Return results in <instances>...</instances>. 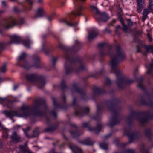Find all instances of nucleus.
Returning <instances> with one entry per match:
<instances>
[{"label": "nucleus", "mask_w": 153, "mask_h": 153, "mask_svg": "<svg viewBox=\"0 0 153 153\" xmlns=\"http://www.w3.org/2000/svg\"><path fill=\"white\" fill-rule=\"evenodd\" d=\"M126 58V56L123 50L119 47H117L116 53L111 55L110 65L112 72L117 74L118 72H119L120 70L118 64L120 61Z\"/></svg>", "instance_id": "nucleus-1"}, {"label": "nucleus", "mask_w": 153, "mask_h": 153, "mask_svg": "<svg viewBox=\"0 0 153 153\" xmlns=\"http://www.w3.org/2000/svg\"><path fill=\"white\" fill-rule=\"evenodd\" d=\"M21 110L24 113L22 114H20L18 112L16 111H4L3 113L6 116L11 118L14 116L22 117L26 118L30 115V112H29V107L27 106H22L21 108Z\"/></svg>", "instance_id": "nucleus-2"}, {"label": "nucleus", "mask_w": 153, "mask_h": 153, "mask_svg": "<svg viewBox=\"0 0 153 153\" xmlns=\"http://www.w3.org/2000/svg\"><path fill=\"white\" fill-rule=\"evenodd\" d=\"M133 81L131 80H126L123 77L117 79V83L119 87L121 88V86L125 85L130 84L132 83Z\"/></svg>", "instance_id": "nucleus-3"}, {"label": "nucleus", "mask_w": 153, "mask_h": 153, "mask_svg": "<svg viewBox=\"0 0 153 153\" xmlns=\"http://www.w3.org/2000/svg\"><path fill=\"white\" fill-rule=\"evenodd\" d=\"M83 126L84 127H88V130L90 131H93L96 133H97L99 132L101 128H102V125H99V126H97L96 128L92 129L90 127L88 123H83Z\"/></svg>", "instance_id": "nucleus-4"}, {"label": "nucleus", "mask_w": 153, "mask_h": 153, "mask_svg": "<svg viewBox=\"0 0 153 153\" xmlns=\"http://www.w3.org/2000/svg\"><path fill=\"white\" fill-rule=\"evenodd\" d=\"M98 34V32L97 30L92 29L89 32L88 39L89 40H91L94 38Z\"/></svg>", "instance_id": "nucleus-5"}, {"label": "nucleus", "mask_w": 153, "mask_h": 153, "mask_svg": "<svg viewBox=\"0 0 153 153\" xmlns=\"http://www.w3.org/2000/svg\"><path fill=\"white\" fill-rule=\"evenodd\" d=\"M45 13V11L42 7H39L37 9L35 15L36 17H40L42 16Z\"/></svg>", "instance_id": "nucleus-6"}, {"label": "nucleus", "mask_w": 153, "mask_h": 153, "mask_svg": "<svg viewBox=\"0 0 153 153\" xmlns=\"http://www.w3.org/2000/svg\"><path fill=\"white\" fill-rule=\"evenodd\" d=\"M86 9V7L83 5H79L78 7L76 12L74 13L76 16H82L83 15V11Z\"/></svg>", "instance_id": "nucleus-7"}, {"label": "nucleus", "mask_w": 153, "mask_h": 153, "mask_svg": "<svg viewBox=\"0 0 153 153\" xmlns=\"http://www.w3.org/2000/svg\"><path fill=\"white\" fill-rule=\"evenodd\" d=\"M11 41L10 42V44L19 43L21 42V39L19 37L13 35L10 36Z\"/></svg>", "instance_id": "nucleus-8"}, {"label": "nucleus", "mask_w": 153, "mask_h": 153, "mask_svg": "<svg viewBox=\"0 0 153 153\" xmlns=\"http://www.w3.org/2000/svg\"><path fill=\"white\" fill-rule=\"evenodd\" d=\"M26 78L28 80L33 82L36 80L37 76L35 74H29L26 75Z\"/></svg>", "instance_id": "nucleus-9"}, {"label": "nucleus", "mask_w": 153, "mask_h": 153, "mask_svg": "<svg viewBox=\"0 0 153 153\" xmlns=\"http://www.w3.org/2000/svg\"><path fill=\"white\" fill-rule=\"evenodd\" d=\"M19 153H32L30 150L26 149L25 146L20 145Z\"/></svg>", "instance_id": "nucleus-10"}, {"label": "nucleus", "mask_w": 153, "mask_h": 153, "mask_svg": "<svg viewBox=\"0 0 153 153\" xmlns=\"http://www.w3.org/2000/svg\"><path fill=\"white\" fill-rule=\"evenodd\" d=\"M45 83L46 82L45 79H40L37 81L36 85L38 88H42L45 85Z\"/></svg>", "instance_id": "nucleus-11"}, {"label": "nucleus", "mask_w": 153, "mask_h": 153, "mask_svg": "<svg viewBox=\"0 0 153 153\" xmlns=\"http://www.w3.org/2000/svg\"><path fill=\"white\" fill-rule=\"evenodd\" d=\"M11 138L13 141L18 142L19 140L20 137L17 134L16 132H14L11 136Z\"/></svg>", "instance_id": "nucleus-12"}, {"label": "nucleus", "mask_w": 153, "mask_h": 153, "mask_svg": "<svg viewBox=\"0 0 153 153\" xmlns=\"http://www.w3.org/2000/svg\"><path fill=\"white\" fill-rule=\"evenodd\" d=\"M149 11L146 9L143 10V16L142 18V20L143 22H144L146 19L148 17L147 15L149 14Z\"/></svg>", "instance_id": "nucleus-13"}, {"label": "nucleus", "mask_w": 153, "mask_h": 153, "mask_svg": "<svg viewBox=\"0 0 153 153\" xmlns=\"http://www.w3.org/2000/svg\"><path fill=\"white\" fill-rule=\"evenodd\" d=\"M100 15L101 19L103 21H106L109 18L108 15L105 13H101Z\"/></svg>", "instance_id": "nucleus-14"}, {"label": "nucleus", "mask_w": 153, "mask_h": 153, "mask_svg": "<svg viewBox=\"0 0 153 153\" xmlns=\"http://www.w3.org/2000/svg\"><path fill=\"white\" fill-rule=\"evenodd\" d=\"M16 24V22L15 19H12V22L9 23L6 25L5 27L6 28L8 29L14 26Z\"/></svg>", "instance_id": "nucleus-15"}, {"label": "nucleus", "mask_w": 153, "mask_h": 153, "mask_svg": "<svg viewBox=\"0 0 153 153\" xmlns=\"http://www.w3.org/2000/svg\"><path fill=\"white\" fill-rule=\"evenodd\" d=\"M63 22L69 26H74L76 25L77 24L74 23L71 21H69L64 19L62 20Z\"/></svg>", "instance_id": "nucleus-16"}, {"label": "nucleus", "mask_w": 153, "mask_h": 153, "mask_svg": "<svg viewBox=\"0 0 153 153\" xmlns=\"http://www.w3.org/2000/svg\"><path fill=\"white\" fill-rule=\"evenodd\" d=\"M83 112H79L78 111H76L75 113L76 115H82V113H85V114H88L89 111V109L88 108H84L83 109Z\"/></svg>", "instance_id": "nucleus-17"}, {"label": "nucleus", "mask_w": 153, "mask_h": 153, "mask_svg": "<svg viewBox=\"0 0 153 153\" xmlns=\"http://www.w3.org/2000/svg\"><path fill=\"white\" fill-rule=\"evenodd\" d=\"M152 63L150 64L147 67L148 68L147 73L149 74H151L153 72L152 68H153V60L152 59Z\"/></svg>", "instance_id": "nucleus-18"}, {"label": "nucleus", "mask_w": 153, "mask_h": 153, "mask_svg": "<svg viewBox=\"0 0 153 153\" xmlns=\"http://www.w3.org/2000/svg\"><path fill=\"white\" fill-rule=\"evenodd\" d=\"M91 9L93 13L96 14L100 15L101 13L98 10V8L94 6H91Z\"/></svg>", "instance_id": "nucleus-19"}, {"label": "nucleus", "mask_w": 153, "mask_h": 153, "mask_svg": "<svg viewBox=\"0 0 153 153\" xmlns=\"http://www.w3.org/2000/svg\"><path fill=\"white\" fill-rule=\"evenodd\" d=\"M82 144L87 145H91L93 144V143L90 139L87 138L83 140Z\"/></svg>", "instance_id": "nucleus-20"}, {"label": "nucleus", "mask_w": 153, "mask_h": 153, "mask_svg": "<svg viewBox=\"0 0 153 153\" xmlns=\"http://www.w3.org/2000/svg\"><path fill=\"white\" fill-rule=\"evenodd\" d=\"M2 128L3 129V136L6 138H7L8 135L7 133V130L6 128H4L3 127H2Z\"/></svg>", "instance_id": "nucleus-21"}, {"label": "nucleus", "mask_w": 153, "mask_h": 153, "mask_svg": "<svg viewBox=\"0 0 153 153\" xmlns=\"http://www.w3.org/2000/svg\"><path fill=\"white\" fill-rule=\"evenodd\" d=\"M120 22L123 25V30L125 32H127L128 29V27L126 25L124 24V21L123 19H120Z\"/></svg>", "instance_id": "nucleus-22"}, {"label": "nucleus", "mask_w": 153, "mask_h": 153, "mask_svg": "<svg viewBox=\"0 0 153 153\" xmlns=\"http://www.w3.org/2000/svg\"><path fill=\"white\" fill-rule=\"evenodd\" d=\"M135 134L134 133H130L129 134H127V135L129 138L130 140H133L135 136Z\"/></svg>", "instance_id": "nucleus-23"}, {"label": "nucleus", "mask_w": 153, "mask_h": 153, "mask_svg": "<svg viewBox=\"0 0 153 153\" xmlns=\"http://www.w3.org/2000/svg\"><path fill=\"white\" fill-rule=\"evenodd\" d=\"M30 44V41L29 40H25L24 42V45L26 47L29 48Z\"/></svg>", "instance_id": "nucleus-24"}, {"label": "nucleus", "mask_w": 153, "mask_h": 153, "mask_svg": "<svg viewBox=\"0 0 153 153\" xmlns=\"http://www.w3.org/2000/svg\"><path fill=\"white\" fill-rule=\"evenodd\" d=\"M75 149L74 150V153H82V150L77 147L75 146Z\"/></svg>", "instance_id": "nucleus-25"}, {"label": "nucleus", "mask_w": 153, "mask_h": 153, "mask_svg": "<svg viewBox=\"0 0 153 153\" xmlns=\"http://www.w3.org/2000/svg\"><path fill=\"white\" fill-rule=\"evenodd\" d=\"M146 49L147 52L150 51L151 53V52L153 51V47L151 46H146Z\"/></svg>", "instance_id": "nucleus-26"}, {"label": "nucleus", "mask_w": 153, "mask_h": 153, "mask_svg": "<svg viewBox=\"0 0 153 153\" xmlns=\"http://www.w3.org/2000/svg\"><path fill=\"white\" fill-rule=\"evenodd\" d=\"M146 49L147 52L150 51L151 53V52L153 51V47L151 46H146Z\"/></svg>", "instance_id": "nucleus-27"}, {"label": "nucleus", "mask_w": 153, "mask_h": 153, "mask_svg": "<svg viewBox=\"0 0 153 153\" xmlns=\"http://www.w3.org/2000/svg\"><path fill=\"white\" fill-rule=\"evenodd\" d=\"M27 56V55L24 53L22 54L19 56L18 59L19 60H22L25 59Z\"/></svg>", "instance_id": "nucleus-28"}, {"label": "nucleus", "mask_w": 153, "mask_h": 153, "mask_svg": "<svg viewBox=\"0 0 153 153\" xmlns=\"http://www.w3.org/2000/svg\"><path fill=\"white\" fill-rule=\"evenodd\" d=\"M100 146L101 148L104 149H107L108 148L107 145L105 143H102L100 144Z\"/></svg>", "instance_id": "nucleus-29"}, {"label": "nucleus", "mask_w": 153, "mask_h": 153, "mask_svg": "<svg viewBox=\"0 0 153 153\" xmlns=\"http://www.w3.org/2000/svg\"><path fill=\"white\" fill-rule=\"evenodd\" d=\"M143 6L144 5H138L137 10L138 13H140L141 12Z\"/></svg>", "instance_id": "nucleus-30"}, {"label": "nucleus", "mask_w": 153, "mask_h": 153, "mask_svg": "<svg viewBox=\"0 0 153 153\" xmlns=\"http://www.w3.org/2000/svg\"><path fill=\"white\" fill-rule=\"evenodd\" d=\"M6 65L4 64L1 68L0 69L1 71L2 72H4L6 71Z\"/></svg>", "instance_id": "nucleus-31"}, {"label": "nucleus", "mask_w": 153, "mask_h": 153, "mask_svg": "<svg viewBox=\"0 0 153 153\" xmlns=\"http://www.w3.org/2000/svg\"><path fill=\"white\" fill-rule=\"evenodd\" d=\"M119 122V120L117 118L113 119H112L111 123H112L113 125H114L118 123Z\"/></svg>", "instance_id": "nucleus-32"}, {"label": "nucleus", "mask_w": 153, "mask_h": 153, "mask_svg": "<svg viewBox=\"0 0 153 153\" xmlns=\"http://www.w3.org/2000/svg\"><path fill=\"white\" fill-rule=\"evenodd\" d=\"M138 5H143L144 4L143 0H137Z\"/></svg>", "instance_id": "nucleus-33"}, {"label": "nucleus", "mask_w": 153, "mask_h": 153, "mask_svg": "<svg viewBox=\"0 0 153 153\" xmlns=\"http://www.w3.org/2000/svg\"><path fill=\"white\" fill-rule=\"evenodd\" d=\"M39 134V133L38 131H34L33 132V137H35L38 136Z\"/></svg>", "instance_id": "nucleus-34"}, {"label": "nucleus", "mask_w": 153, "mask_h": 153, "mask_svg": "<svg viewBox=\"0 0 153 153\" xmlns=\"http://www.w3.org/2000/svg\"><path fill=\"white\" fill-rule=\"evenodd\" d=\"M142 46V45H140L138 46L137 48V52H140L141 51V48Z\"/></svg>", "instance_id": "nucleus-35"}, {"label": "nucleus", "mask_w": 153, "mask_h": 153, "mask_svg": "<svg viewBox=\"0 0 153 153\" xmlns=\"http://www.w3.org/2000/svg\"><path fill=\"white\" fill-rule=\"evenodd\" d=\"M111 83V81L109 79H107L105 81V84L106 85H108Z\"/></svg>", "instance_id": "nucleus-36"}, {"label": "nucleus", "mask_w": 153, "mask_h": 153, "mask_svg": "<svg viewBox=\"0 0 153 153\" xmlns=\"http://www.w3.org/2000/svg\"><path fill=\"white\" fill-rule=\"evenodd\" d=\"M128 24L129 26H132L133 25V23L130 19H128L127 20Z\"/></svg>", "instance_id": "nucleus-37"}, {"label": "nucleus", "mask_w": 153, "mask_h": 153, "mask_svg": "<svg viewBox=\"0 0 153 153\" xmlns=\"http://www.w3.org/2000/svg\"><path fill=\"white\" fill-rule=\"evenodd\" d=\"M26 1L28 2V4L30 5H32L34 1L33 0H26Z\"/></svg>", "instance_id": "nucleus-38"}, {"label": "nucleus", "mask_w": 153, "mask_h": 153, "mask_svg": "<svg viewBox=\"0 0 153 153\" xmlns=\"http://www.w3.org/2000/svg\"><path fill=\"white\" fill-rule=\"evenodd\" d=\"M71 134L73 135L74 137H75L76 136H78V135L77 134V133L76 132H70Z\"/></svg>", "instance_id": "nucleus-39"}, {"label": "nucleus", "mask_w": 153, "mask_h": 153, "mask_svg": "<svg viewBox=\"0 0 153 153\" xmlns=\"http://www.w3.org/2000/svg\"><path fill=\"white\" fill-rule=\"evenodd\" d=\"M138 87L140 88L143 89V85L141 83H140L138 84Z\"/></svg>", "instance_id": "nucleus-40"}, {"label": "nucleus", "mask_w": 153, "mask_h": 153, "mask_svg": "<svg viewBox=\"0 0 153 153\" xmlns=\"http://www.w3.org/2000/svg\"><path fill=\"white\" fill-rule=\"evenodd\" d=\"M5 100L2 98H0V103H3L5 101Z\"/></svg>", "instance_id": "nucleus-41"}, {"label": "nucleus", "mask_w": 153, "mask_h": 153, "mask_svg": "<svg viewBox=\"0 0 153 153\" xmlns=\"http://www.w3.org/2000/svg\"><path fill=\"white\" fill-rule=\"evenodd\" d=\"M140 121L142 123H146L147 122V120L145 119L140 120Z\"/></svg>", "instance_id": "nucleus-42"}, {"label": "nucleus", "mask_w": 153, "mask_h": 153, "mask_svg": "<svg viewBox=\"0 0 153 153\" xmlns=\"http://www.w3.org/2000/svg\"><path fill=\"white\" fill-rule=\"evenodd\" d=\"M104 45H105V44L104 43L99 44L98 45V47L100 48H102L104 46Z\"/></svg>", "instance_id": "nucleus-43"}, {"label": "nucleus", "mask_w": 153, "mask_h": 153, "mask_svg": "<svg viewBox=\"0 0 153 153\" xmlns=\"http://www.w3.org/2000/svg\"><path fill=\"white\" fill-rule=\"evenodd\" d=\"M53 17L52 16H49L48 17V19L49 21H51L53 19Z\"/></svg>", "instance_id": "nucleus-44"}, {"label": "nucleus", "mask_w": 153, "mask_h": 153, "mask_svg": "<svg viewBox=\"0 0 153 153\" xmlns=\"http://www.w3.org/2000/svg\"><path fill=\"white\" fill-rule=\"evenodd\" d=\"M127 152L128 153H134V151L133 150H129L127 151Z\"/></svg>", "instance_id": "nucleus-45"}, {"label": "nucleus", "mask_w": 153, "mask_h": 153, "mask_svg": "<svg viewBox=\"0 0 153 153\" xmlns=\"http://www.w3.org/2000/svg\"><path fill=\"white\" fill-rule=\"evenodd\" d=\"M71 71V69H68V68H66V72L67 74H68Z\"/></svg>", "instance_id": "nucleus-46"}, {"label": "nucleus", "mask_w": 153, "mask_h": 153, "mask_svg": "<svg viewBox=\"0 0 153 153\" xmlns=\"http://www.w3.org/2000/svg\"><path fill=\"white\" fill-rule=\"evenodd\" d=\"M61 88L62 89L64 88L65 87V85L63 83H62L61 84Z\"/></svg>", "instance_id": "nucleus-47"}, {"label": "nucleus", "mask_w": 153, "mask_h": 153, "mask_svg": "<svg viewBox=\"0 0 153 153\" xmlns=\"http://www.w3.org/2000/svg\"><path fill=\"white\" fill-rule=\"evenodd\" d=\"M152 102L151 101H149V102L148 103H147L146 104L148 105H152Z\"/></svg>", "instance_id": "nucleus-48"}, {"label": "nucleus", "mask_w": 153, "mask_h": 153, "mask_svg": "<svg viewBox=\"0 0 153 153\" xmlns=\"http://www.w3.org/2000/svg\"><path fill=\"white\" fill-rule=\"evenodd\" d=\"M51 114L54 117H55L56 116V114L54 111H52Z\"/></svg>", "instance_id": "nucleus-49"}, {"label": "nucleus", "mask_w": 153, "mask_h": 153, "mask_svg": "<svg viewBox=\"0 0 153 153\" xmlns=\"http://www.w3.org/2000/svg\"><path fill=\"white\" fill-rule=\"evenodd\" d=\"M148 37L149 39V40H150V41H152V38L149 35V34H147Z\"/></svg>", "instance_id": "nucleus-50"}, {"label": "nucleus", "mask_w": 153, "mask_h": 153, "mask_svg": "<svg viewBox=\"0 0 153 153\" xmlns=\"http://www.w3.org/2000/svg\"><path fill=\"white\" fill-rule=\"evenodd\" d=\"M57 59L56 58H53L52 60V62H53V64H54V63L55 62V61H56Z\"/></svg>", "instance_id": "nucleus-51"}, {"label": "nucleus", "mask_w": 153, "mask_h": 153, "mask_svg": "<svg viewBox=\"0 0 153 153\" xmlns=\"http://www.w3.org/2000/svg\"><path fill=\"white\" fill-rule=\"evenodd\" d=\"M146 115L149 118H152V116H151V115H150V114H146Z\"/></svg>", "instance_id": "nucleus-52"}, {"label": "nucleus", "mask_w": 153, "mask_h": 153, "mask_svg": "<svg viewBox=\"0 0 153 153\" xmlns=\"http://www.w3.org/2000/svg\"><path fill=\"white\" fill-rule=\"evenodd\" d=\"M105 32L107 33H110L111 32V31L110 30H108L107 28H106L105 29Z\"/></svg>", "instance_id": "nucleus-53"}, {"label": "nucleus", "mask_w": 153, "mask_h": 153, "mask_svg": "<svg viewBox=\"0 0 153 153\" xmlns=\"http://www.w3.org/2000/svg\"><path fill=\"white\" fill-rule=\"evenodd\" d=\"M43 0H38L37 2L39 4H42L43 3Z\"/></svg>", "instance_id": "nucleus-54"}, {"label": "nucleus", "mask_w": 153, "mask_h": 153, "mask_svg": "<svg viewBox=\"0 0 153 153\" xmlns=\"http://www.w3.org/2000/svg\"><path fill=\"white\" fill-rule=\"evenodd\" d=\"M152 5H153V1H152L151 2H150V4H149V6H152Z\"/></svg>", "instance_id": "nucleus-55"}, {"label": "nucleus", "mask_w": 153, "mask_h": 153, "mask_svg": "<svg viewBox=\"0 0 153 153\" xmlns=\"http://www.w3.org/2000/svg\"><path fill=\"white\" fill-rule=\"evenodd\" d=\"M3 5L4 6H6V3L4 1H3L2 2Z\"/></svg>", "instance_id": "nucleus-56"}, {"label": "nucleus", "mask_w": 153, "mask_h": 153, "mask_svg": "<svg viewBox=\"0 0 153 153\" xmlns=\"http://www.w3.org/2000/svg\"><path fill=\"white\" fill-rule=\"evenodd\" d=\"M53 103L54 105L55 106L56 105V103L55 102V99L54 98H53Z\"/></svg>", "instance_id": "nucleus-57"}, {"label": "nucleus", "mask_w": 153, "mask_h": 153, "mask_svg": "<svg viewBox=\"0 0 153 153\" xmlns=\"http://www.w3.org/2000/svg\"><path fill=\"white\" fill-rule=\"evenodd\" d=\"M62 100L64 102L65 101V96H64V95L63 96V97H62Z\"/></svg>", "instance_id": "nucleus-58"}, {"label": "nucleus", "mask_w": 153, "mask_h": 153, "mask_svg": "<svg viewBox=\"0 0 153 153\" xmlns=\"http://www.w3.org/2000/svg\"><path fill=\"white\" fill-rule=\"evenodd\" d=\"M111 135H106V136H105V139H107L108 138L110 137Z\"/></svg>", "instance_id": "nucleus-59"}, {"label": "nucleus", "mask_w": 153, "mask_h": 153, "mask_svg": "<svg viewBox=\"0 0 153 153\" xmlns=\"http://www.w3.org/2000/svg\"><path fill=\"white\" fill-rule=\"evenodd\" d=\"M120 28V25H118L116 27V30L119 29Z\"/></svg>", "instance_id": "nucleus-60"}, {"label": "nucleus", "mask_w": 153, "mask_h": 153, "mask_svg": "<svg viewBox=\"0 0 153 153\" xmlns=\"http://www.w3.org/2000/svg\"><path fill=\"white\" fill-rule=\"evenodd\" d=\"M53 130V129H49V128H48L47 129V131H52Z\"/></svg>", "instance_id": "nucleus-61"}, {"label": "nucleus", "mask_w": 153, "mask_h": 153, "mask_svg": "<svg viewBox=\"0 0 153 153\" xmlns=\"http://www.w3.org/2000/svg\"><path fill=\"white\" fill-rule=\"evenodd\" d=\"M24 21V19H22L21 20V22L19 23V24H21Z\"/></svg>", "instance_id": "nucleus-62"}, {"label": "nucleus", "mask_w": 153, "mask_h": 153, "mask_svg": "<svg viewBox=\"0 0 153 153\" xmlns=\"http://www.w3.org/2000/svg\"><path fill=\"white\" fill-rule=\"evenodd\" d=\"M83 69H84V67H83V66H81V67L80 68V69L81 70H83Z\"/></svg>", "instance_id": "nucleus-63"}, {"label": "nucleus", "mask_w": 153, "mask_h": 153, "mask_svg": "<svg viewBox=\"0 0 153 153\" xmlns=\"http://www.w3.org/2000/svg\"><path fill=\"white\" fill-rule=\"evenodd\" d=\"M17 86H15L14 87V90H16V89L17 88Z\"/></svg>", "instance_id": "nucleus-64"}]
</instances>
